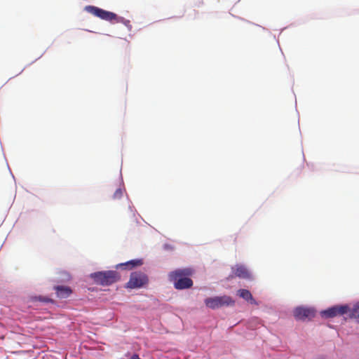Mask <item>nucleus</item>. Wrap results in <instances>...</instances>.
Instances as JSON below:
<instances>
[{
  "instance_id": "f257e3e1",
  "label": "nucleus",
  "mask_w": 359,
  "mask_h": 359,
  "mask_svg": "<svg viewBox=\"0 0 359 359\" xmlns=\"http://www.w3.org/2000/svg\"><path fill=\"white\" fill-rule=\"evenodd\" d=\"M193 273L191 269H179L171 271L169 275V280L172 282L177 290H184L192 287L193 281L189 278Z\"/></svg>"
},
{
  "instance_id": "f03ea898",
  "label": "nucleus",
  "mask_w": 359,
  "mask_h": 359,
  "mask_svg": "<svg viewBox=\"0 0 359 359\" xmlns=\"http://www.w3.org/2000/svg\"><path fill=\"white\" fill-rule=\"evenodd\" d=\"M94 282L102 286H108L120 280V275L116 271H98L90 274Z\"/></svg>"
},
{
  "instance_id": "7ed1b4c3",
  "label": "nucleus",
  "mask_w": 359,
  "mask_h": 359,
  "mask_svg": "<svg viewBox=\"0 0 359 359\" xmlns=\"http://www.w3.org/2000/svg\"><path fill=\"white\" fill-rule=\"evenodd\" d=\"M85 11L103 20L116 22H121V18H118L116 13L105 11L94 6H86Z\"/></svg>"
},
{
  "instance_id": "20e7f679",
  "label": "nucleus",
  "mask_w": 359,
  "mask_h": 359,
  "mask_svg": "<svg viewBox=\"0 0 359 359\" xmlns=\"http://www.w3.org/2000/svg\"><path fill=\"white\" fill-rule=\"evenodd\" d=\"M207 307L211 309H217L222 306H233L235 301L229 296H216L206 298L204 301Z\"/></svg>"
},
{
  "instance_id": "39448f33",
  "label": "nucleus",
  "mask_w": 359,
  "mask_h": 359,
  "mask_svg": "<svg viewBox=\"0 0 359 359\" xmlns=\"http://www.w3.org/2000/svg\"><path fill=\"white\" fill-rule=\"evenodd\" d=\"M148 283V278L146 274L142 272H133L130 274V280L127 283L128 288H139Z\"/></svg>"
},
{
  "instance_id": "423d86ee",
  "label": "nucleus",
  "mask_w": 359,
  "mask_h": 359,
  "mask_svg": "<svg viewBox=\"0 0 359 359\" xmlns=\"http://www.w3.org/2000/svg\"><path fill=\"white\" fill-rule=\"evenodd\" d=\"M316 310L313 308L299 306L294 310V316L297 320H311L316 316Z\"/></svg>"
},
{
  "instance_id": "0eeeda50",
  "label": "nucleus",
  "mask_w": 359,
  "mask_h": 359,
  "mask_svg": "<svg viewBox=\"0 0 359 359\" xmlns=\"http://www.w3.org/2000/svg\"><path fill=\"white\" fill-rule=\"evenodd\" d=\"M348 307L347 306H335L322 311L320 314L326 318H334L337 316H341L348 312Z\"/></svg>"
},
{
  "instance_id": "6e6552de",
  "label": "nucleus",
  "mask_w": 359,
  "mask_h": 359,
  "mask_svg": "<svg viewBox=\"0 0 359 359\" xmlns=\"http://www.w3.org/2000/svg\"><path fill=\"white\" fill-rule=\"evenodd\" d=\"M143 264L142 259H132L130 261L126 262L125 263L119 264L116 266V267H122L125 269H132L136 266H141Z\"/></svg>"
},
{
  "instance_id": "1a4fd4ad",
  "label": "nucleus",
  "mask_w": 359,
  "mask_h": 359,
  "mask_svg": "<svg viewBox=\"0 0 359 359\" xmlns=\"http://www.w3.org/2000/svg\"><path fill=\"white\" fill-rule=\"evenodd\" d=\"M57 296L60 298H67L72 294V290L69 287L67 286H56L55 287Z\"/></svg>"
},
{
  "instance_id": "9d476101",
  "label": "nucleus",
  "mask_w": 359,
  "mask_h": 359,
  "mask_svg": "<svg viewBox=\"0 0 359 359\" xmlns=\"http://www.w3.org/2000/svg\"><path fill=\"white\" fill-rule=\"evenodd\" d=\"M238 294L240 297L243 298V299L250 302L251 304H256L257 302L255 300V299L252 297V295L251 292L245 289H241L238 290Z\"/></svg>"
},
{
  "instance_id": "9b49d317",
  "label": "nucleus",
  "mask_w": 359,
  "mask_h": 359,
  "mask_svg": "<svg viewBox=\"0 0 359 359\" xmlns=\"http://www.w3.org/2000/svg\"><path fill=\"white\" fill-rule=\"evenodd\" d=\"M233 273L236 276L242 278H246L249 277V273L247 269L243 266H236L235 269H233Z\"/></svg>"
},
{
  "instance_id": "f8f14e48",
  "label": "nucleus",
  "mask_w": 359,
  "mask_h": 359,
  "mask_svg": "<svg viewBox=\"0 0 359 359\" xmlns=\"http://www.w3.org/2000/svg\"><path fill=\"white\" fill-rule=\"evenodd\" d=\"M123 195V190L121 188H118L114 192L112 198L114 200H118L122 198Z\"/></svg>"
},
{
  "instance_id": "ddd939ff",
  "label": "nucleus",
  "mask_w": 359,
  "mask_h": 359,
  "mask_svg": "<svg viewBox=\"0 0 359 359\" xmlns=\"http://www.w3.org/2000/svg\"><path fill=\"white\" fill-rule=\"evenodd\" d=\"M352 315L357 318H359V303L356 304L353 309V311H352Z\"/></svg>"
},
{
  "instance_id": "4468645a",
  "label": "nucleus",
  "mask_w": 359,
  "mask_h": 359,
  "mask_svg": "<svg viewBox=\"0 0 359 359\" xmlns=\"http://www.w3.org/2000/svg\"><path fill=\"white\" fill-rule=\"evenodd\" d=\"M130 359H141L137 354H133Z\"/></svg>"
}]
</instances>
